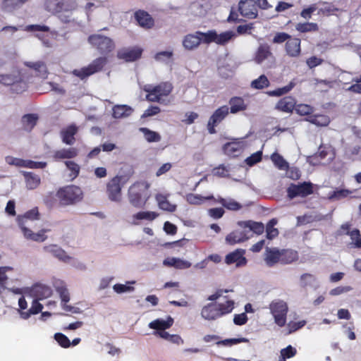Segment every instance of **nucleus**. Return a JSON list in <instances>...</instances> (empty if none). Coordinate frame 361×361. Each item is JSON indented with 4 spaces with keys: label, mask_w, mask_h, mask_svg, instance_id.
<instances>
[{
    "label": "nucleus",
    "mask_w": 361,
    "mask_h": 361,
    "mask_svg": "<svg viewBox=\"0 0 361 361\" xmlns=\"http://www.w3.org/2000/svg\"><path fill=\"white\" fill-rule=\"evenodd\" d=\"M143 90L147 92V100L152 102H160L161 97H166L171 94L173 85L169 82H163L157 85H145Z\"/></svg>",
    "instance_id": "nucleus-1"
},
{
    "label": "nucleus",
    "mask_w": 361,
    "mask_h": 361,
    "mask_svg": "<svg viewBox=\"0 0 361 361\" xmlns=\"http://www.w3.org/2000/svg\"><path fill=\"white\" fill-rule=\"evenodd\" d=\"M81 189L75 185H68L58 190L56 196L63 205H69L80 202L82 199Z\"/></svg>",
    "instance_id": "nucleus-2"
},
{
    "label": "nucleus",
    "mask_w": 361,
    "mask_h": 361,
    "mask_svg": "<svg viewBox=\"0 0 361 361\" xmlns=\"http://www.w3.org/2000/svg\"><path fill=\"white\" fill-rule=\"evenodd\" d=\"M269 308L274 319V322L280 327L284 326L288 311L287 303L282 300L276 299L271 302Z\"/></svg>",
    "instance_id": "nucleus-3"
},
{
    "label": "nucleus",
    "mask_w": 361,
    "mask_h": 361,
    "mask_svg": "<svg viewBox=\"0 0 361 361\" xmlns=\"http://www.w3.org/2000/svg\"><path fill=\"white\" fill-rule=\"evenodd\" d=\"M44 6L47 11L56 14L63 11L71 12L77 8L78 5L75 0H45Z\"/></svg>",
    "instance_id": "nucleus-4"
},
{
    "label": "nucleus",
    "mask_w": 361,
    "mask_h": 361,
    "mask_svg": "<svg viewBox=\"0 0 361 361\" xmlns=\"http://www.w3.org/2000/svg\"><path fill=\"white\" fill-rule=\"evenodd\" d=\"M149 184L146 182H137L128 189V199L132 205L135 207H142L146 200L142 201V195L148 190Z\"/></svg>",
    "instance_id": "nucleus-5"
},
{
    "label": "nucleus",
    "mask_w": 361,
    "mask_h": 361,
    "mask_svg": "<svg viewBox=\"0 0 361 361\" xmlns=\"http://www.w3.org/2000/svg\"><path fill=\"white\" fill-rule=\"evenodd\" d=\"M106 63L107 59L106 57H99L92 61V62L87 66L80 69L73 70L72 73L81 80H84L87 77L102 71Z\"/></svg>",
    "instance_id": "nucleus-6"
},
{
    "label": "nucleus",
    "mask_w": 361,
    "mask_h": 361,
    "mask_svg": "<svg viewBox=\"0 0 361 361\" xmlns=\"http://www.w3.org/2000/svg\"><path fill=\"white\" fill-rule=\"evenodd\" d=\"M0 83L6 86H12V91L16 93H20L27 88V85L23 80L20 72L11 74H1Z\"/></svg>",
    "instance_id": "nucleus-7"
},
{
    "label": "nucleus",
    "mask_w": 361,
    "mask_h": 361,
    "mask_svg": "<svg viewBox=\"0 0 361 361\" xmlns=\"http://www.w3.org/2000/svg\"><path fill=\"white\" fill-rule=\"evenodd\" d=\"M88 42L101 54H107L115 48L114 41L109 37L95 34L89 36Z\"/></svg>",
    "instance_id": "nucleus-8"
},
{
    "label": "nucleus",
    "mask_w": 361,
    "mask_h": 361,
    "mask_svg": "<svg viewBox=\"0 0 361 361\" xmlns=\"http://www.w3.org/2000/svg\"><path fill=\"white\" fill-rule=\"evenodd\" d=\"M313 193V185L310 182L302 183H291L287 188V195L290 199L297 197H305Z\"/></svg>",
    "instance_id": "nucleus-9"
},
{
    "label": "nucleus",
    "mask_w": 361,
    "mask_h": 361,
    "mask_svg": "<svg viewBox=\"0 0 361 361\" xmlns=\"http://www.w3.org/2000/svg\"><path fill=\"white\" fill-rule=\"evenodd\" d=\"M229 114V107L224 105L216 109L210 116L207 123V130L210 134L216 133L215 127L217 126Z\"/></svg>",
    "instance_id": "nucleus-10"
},
{
    "label": "nucleus",
    "mask_w": 361,
    "mask_h": 361,
    "mask_svg": "<svg viewBox=\"0 0 361 361\" xmlns=\"http://www.w3.org/2000/svg\"><path fill=\"white\" fill-rule=\"evenodd\" d=\"M121 177L115 176L106 185V193L112 202H119L121 200Z\"/></svg>",
    "instance_id": "nucleus-11"
},
{
    "label": "nucleus",
    "mask_w": 361,
    "mask_h": 361,
    "mask_svg": "<svg viewBox=\"0 0 361 361\" xmlns=\"http://www.w3.org/2000/svg\"><path fill=\"white\" fill-rule=\"evenodd\" d=\"M238 11L245 18L255 19L257 17V9L254 0H241L238 4Z\"/></svg>",
    "instance_id": "nucleus-12"
},
{
    "label": "nucleus",
    "mask_w": 361,
    "mask_h": 361,
    "mask_svg": "<svg viewBox=\"0 0 361 361\" xmlns=\"http://www.w3.org/2000/svg\"><path fill=\"white\" fill-rule=\"evenodd\" d=\"M25 293L30 296L40 300L50 297L52 294V290L47 286L35 284L31 288H27Z\"/></svg>",
    "instance_id": "nucleus-13"
},
{
    "label": "nucleus",
    "mask_w": 361,
    "mask_h": 361,
    "mask_svg": "<svg viewBox=\"0 0 361 361\" xmlns=\"http://www.w3.org/2000/svg\"><path fill=\"white\" fill-rule=\"evenodd\" d=\"M245 250L243 249H237L226 255L225 263L228 265L235 264L236 267H245L247 260L245 257Z\"/></svg>",
    "instance_id": "nucleus-14"
},
{
    "label": "nucleus",
    "mask_w": 361,
    "mask_h": 361,
    "mask_svg": "<svg viewBox=\"0 0 361 361\" xmlns=\"http://www.w3.org/2000/svg\"><path fill=\"white\" fill-rule=\"evenodd\" d=\"M271 47L267 43H262L259 45L253 56V61L257 64H262L267 60L274 59Z\"/></svg>",
    "instance_id": "nucleus-15"
},
{
    "label": "nucleus",
    "mask_w": 361,
    "mask_h": 361,
    "mask_svg": "<svg viewBox=\"0 0 361 361\" xmlns=\"http://www.w3.org/2000/svg\"><path fill=\"white\" fill-rule=\"evenodd\" d=\"M216 302L209 303L204 306L201 311V316L203 319L208 321H213L221 317L219 311L218 310Z\"/></svg>",
    "instance_id": "nucleus-16"
},
{
    "label": "nucleus",
    "mask_w": 361,
    "mask_h": 361,
    "mask_svg": "<svg viewBox=\"0 0 361 361\" xmlns=\"http://www.w3.org/2000/svg\"><path fill=\"white\" fill-rule=\"evenodd\" d=\"M281 250H279L278 248H270L268 247H266L264 254V261L268 267H271L278 262H281Z\"/></svg>",
    "instance_id": "nucleus-17"
},
{
    "label": "nucleus",
    "mask_w": 361,
    "mask_h": 361,
    "mask_svg": "<svg viewBox=\"0 0 361 361\" xmlns=\"http://www.w3.org/2000/svg\"><path fill=\"white\" fill-rule=\"evenodd\" d=\"M78 131V128L75 124H71L62 129L60 133L62 142L68 145H73L75 141V135Z\"/></svg>",
    "instance_id": "nucleus-18"
},
{
    "label": "nucleus",
    "mask_w": 361,
    "mask_h": 361,
    "mask_svg": "<svg viewBox=\"0 0 361 361\" xmlns=\"http://www.w3.org/2000/svg\"><path fill=\"white\" fill-rule=\"evenodd\" d=\"M287 55L290 57H298L301 53L300 39L296 37H290L285 45Z\"/></svg>",
    "instance_id": "nucleus-19"
},
{
    "label": "nucleus",
    "mask_w": 361,
    "mask_h": 361,
    "mask_svg": "<svg viewBox=\"0 0 361 361\" xmlns=\"http://www.w3.org/2000/svg\"><path fill=\"white\" fill-rule=\"evenodd\" d=\"M142 49L134 47L131 49H126L118 52V57L126 61H134L140 58Z\"/></svg>",
    "instance_id": "nucleus-20"
},
{
    "label": "nucleus",
    "mask_w": 361,
    "mask_h": 361,
    "mask_svg": "<svg viewBox=\"0 0 361 361\" xmlns=\"http://www.w3.org/2000/svg\"><path fill=\"white\" fill-rule=\"evenodd\" d=\"M44 250L45 252L51 253L54 257L64 263L71 260V256L67 255L63 249L56 245L45 246Z\"/></svg>",
    "instance_id": "nucleus-21"
},
{
    "label": "nucleus",
    "mask_w": 361,
    "mask_h": 361,
    "mask_svg": "<svg viewBox=\"0 0 361 361\" xmlns=\"http://www.w3.org/2000/svg\"><path fill=\"white\" fill-rule=\"evenodd\" d=\"M20 228H21L24 236L27 239L37 242H43L47 239V236L44 235L45 231L42 230L35 233L26 226H23V222L21 219L20 220Z\"/></svg>",
    "instance_id": "nucleus-22"
},
{
    "label": "nucleus",
    "mask_w": 361,
    "mask_h": 361,
    "mask_svg": "<svg viewBox=\"0 0 361 361\" xmlns=\"http://www.w3.org/2000/svg\"><path fill=\"white\" fill-rule=\"evenodd\" d=\"M135 18L138 24L145 28H151L154 25V20L151 16L144 11H138L135 13Z\"/></svg>",
    "instance_id": "nucleus-23"
},
{
    "label": "nucleus",
    "mask_w": 361,
    "mask_h": 361,
    "mask_svg": "<svg viewBox=\"0 0 361 361\" xmlns=\"http://www.w3.org/2000/svg\"><path fill=\"white\" fill-rule=\"evenodd\" d=\"M295 100L292 97H285L280 99L276 105V109L286 113L291 112L295 108Z\"/></svg>",
    "instance_id": "nucleus-24"
},
{
    "label": "nucleus",
    "mask_w": 361,
    "mask_h": 361,
    "mask_svg": "<svg viewBox=\"0 0 361 361\" xmlns=\"http://www.w3.org/2000/svg\"><path fill=\"white\" fill-rule=\"evenodd\" d=\"M173 324V319L169 316L166 320L163 319H157L151 322L148 326L152 329L157 331H165L169 329Z\"/></svg>",
    "instance_id": "nucleus-25"
},
{
    "label": "nucleus",
    "mask_w": 361,
    "mask_h": 361,
    "mask_svg": "<svg viewBox=\"0 0 361 361\" xmlns=\"http://www.w3.org/2000/svg\"><path fill=\"white\" fill-rule=\"evenodd\" d=\"M249 239L245 231H235L227 235L226 241L230 245L240 243Z\"/></svg>",
    "instance_id": "nucleus-26"
},
{
    "label": "nucleus",
    "mask_w": 361,
    "mask_h": 361,
    "mask_svg": "<svg viewBox=\"0 0 361 361\" xmlns=\"http://www.w3.org/2000/svg\"><path fill=\"white\" fill-rule=\"evenodd\" d=\"M201 43V37L196 32L185 36L183 40V45L185 49L192 50L197 48Z\"/></svg>",
    "instance_id": "nucleus-27"
},
{
    "label": "nucleus",
    "mask_w": 361,
    "mask_h": 361,
    "mask_svg": "<svg viewBox=\"0 0 361 361\" xmlns=\"http://www.w3.org/2000/svg\"><path fill=\"white\" fill-rule=\"evenodd\" d=\"M163 264L165 266L173 267L180 269H185L191 267L190 262L176 257L166 258L164 260Z\"/></svg>",
    "instance_id": "nucleus-28"
},
{
    "label": "nucleus",
    "mask_w": 361,
    "mask_h": 361,
    "mask_svg": "<svg viewBox=\"0 0 361 361\" xmlns=\"http://www.w3.org/2000/svg\"><path fill=\"white\" fill-rule=\"evenodd\" d=\"M78 155L77 149L72 147L68 149H61L54 152L53 158L55 161L64 159H72Z\"/></svg>",
    "instance_id": "nucleus-29"
},
{
    "label": "nucleus",
    "mask_w": 361,
    "mask_h": 361,
    "mask_svg": "<svg viewBox=\"0 0 361 361\" xmlns=\"http://www.w3.org/2000/svg\"><path fill=\"white\" fill-rule=\"evenodd\" d=\"M238 224L242 228H248L257 235H260L264 231V226L262 222L253 221H239Z\"/></svg>",
    "instance_id": "nucleus-30"
},
{
    "label": "nucleus",
    "mask_w": 361,
    "mask_h": 361,
    "mask_svg": "<svg viewBox=\"0 0 361 361\" xmlns=\"http://www.w3.org/2000/svg\"><path fill=\"white\" fill-rule=\"evenodd\" d=\"M231 106L230 111L231 114H237L246 109L247 106L243 98L234 97L230 99L228 102Z\"/></svg>",
    "instance_id": "nucleus-31"
},
{
    "label": "nucleus",
    "mask_w": 361,
    "mask_h": 361,
    "mask_svg": "<svg viewBox=\"0 0 361 361\" xmlns=\"http://www.w3.org/2000/svg\"><path fill=\"white\" fill-rule=\"evenodd\" d=\"M133 109L128 105H115L113 107V116L115 118H121L129 116Z\"/></svg>",
    "instance_id": "nucleus-32"
},
{
    "label": "nucleus",
    "mask_w": 361,
    "mask_h": 361,
    "mask_svg": "<svg viewBox=\"0 0 361 361\" xmlns=\"http://www.w3.org/2000/svg\"><path fill=\"white\" fill-rule=\"evenodd\" d=\"M38 116L35 114L24 115L21 118V123L24 130L30 131L37 124Z\"/></svg>",
    "instance_id": "nucleus-33"
},
{
    "label": "nucleus",
    "mask_w": 361,
    "mask_h": 361,
    "mask_svg": "<svg viewBox=\"0 0 361 361\" xmlns=\"http://www.w3.org/2000/svg\"><path fill=\"white\" fill-rule=\"evenodd\" d=\"M42 308L43 306L39 302V300L35 298L28 311H20V317L23 319H27L32 314H36L42 312Z\"/></svg>",
    "instance_id": "nucleus-34"
},
{
    "label": "nucleus",
    "mask_w": 361,
    "mask_h": 361,
    "mask_svg": "<svg viewBox=\"0 0 361 361\" xmlns=\"http://www.w3.org/2000/svg\"><path fill=\"white\" fill-rule=\"evenodd\" d=\"M25 178L26 187L29 190H33L38 187L40 183V178L39 176L32 172H23Z\"/></svg>",
    "instance_id": "nucleus-35"
},
{
    "label": "nucleus",
    "mask_w": 361,
    "mask_h": 361,
    "mask_svg": "<svg viewBox=\"0 0 361 361\" xmlns=\"http://www.w3.org/2000/svg\"><path fill=\"white\" fill-rule=\"evenodd\" d=\"M28 1L29 0H4L1 8L5 11L11 12L20 8Z\"/></svg>",
    "instance_id": "nucleus-36"
},
{
    "label": "nucleus",
    "mask_w": 361,
    "mask_h": 361,
    "mask_svg": "<svg viewBox=\"0 0 361 361\" xmlns=\"http://www.w3.org/2000/svg\"><path fill=\"white\" fill-rule=\"evenodd\" d=\"M306 121L317 126H326L330 123L329 117L323 114L310 116Z\"/></svg>",
    "instance_id": "nucleus-37"
},
{
    "label": "nucleus",
    "mask_w": 361,
    "mask_h": 361,
    "mask_svg": "<svg viewBox=\"0 0 361 361\" xmlns=\"http://www.w3.org/2000/svg\"><path fill=\"white\" fill-rule=\"evenodd\" d=\"M156 200L158 202L159 207L162 210L172 212L176 209V205L171 204L166 197L161 194L156 195Z\"/></svg>",
    "instance_id": "nucleus-38"
},
{
    "label": "nucleus",
    "mask_w": 361,
    "mask_h": 361,
    "mask_svg": "<svg viewBox=\"0 0 361 361\" xmlns=\"http://www.w3.org/2000/svg\"><path fill=\"white\" fill-rule=\"evenodd\" d=\"M295 30L300 33L314 32L319 30V26L315 23H299L296 24Z\"/></svg>",
    "instance_id": "nucleus-39"
},
{
    "label": "nucleus",
    "mask_w": 361,
    "mask_h": 361,
    "mask_svg": "<svg viewBox=\"0 0 361 361\" xmlns=\"http://www.w3.org/2000/svg\"><path fill=\"white\" fill-rule=\"evenodd\" d=\"M159 214L154 212H139L133 216V224H138L137 220L153 221Z\"/></svg>",
    "instance_id": "nucleus-40"
},
{
    "label": "nucleus",
    "mask_w": 361,
    "mask_h": 361,
    "mask_svg": "<svg viewBox=\"0 0 361 361\" xmlns=\"http://www.w3.org/2000/svg\"><path fill=\"white\" fill-rule=\"evenodd\" d=\"M281 263L290 264L298 259V252L293 250H281Z\"/></svg>",
    "instance_id": "nucleus-41"
},
{
    "label": "nucleus",
    "mask_w": 361,
    "mask_h": 361,
    "mask_svg": "<svg viewBox=\"0 0 361 361\" xmlns=\"http://www.w3.org/2000/svg\"><path fill=\"white\" fill-rule=\"evenodd\" d=\"M319 4L322 5V6L319 8L318 14L328 16L333 15L336 11H339V8L336 7L333 3L320 1Z\"/></svg>",
    "instance_id": "nucleus-42"
},
{
    "label": "nucleus",
    "mask_w": 361,
    "mask_h": 361,
    "mask_svg": "<svg viewBox=\"0 0 361 361\" xmlns=\"http://www.w3.org/2000/svg\"><path fill=\"white\" fill-rule=\"evenodd\" d=\"M185 199H186L187 202L190 204L199 205V204H202L204 200L214 199V196L212 195H211L207 197H203L198 194L189 193V194L186 195Z\"/></svg>",
    "instance_id": "nucleus-43"
},
{
    "label": "nucleus",
    "mask_w": 361,
    "mask_h": 361,
    "mask_svg": "<svg viewBox=\"0 0 361 361\" xmlns=\"http://www.w3.org/2000/svg\"><path fill=\"white\" fill-rule=\"evenodd\" d=\"M217 202L229 210L238 211L242 208V205L233 199L219 197Z\"/></svg>",
    "instance_id": "nucleus-44"
},
{
    "label": "nucleus",
    "mask_w": 361,
    "mask_h": 361,
    "mask_svg": "<svg viewBox=\"0 0 361 361\" xmlns=\"http://www.w3.org/2000/svg\"><path fill=\"white\" fill-rule=\"evenodd\" d=\"M271 159L275 166L279 170H286L288 169V163L277 152H274L271 154Z\"/></svg>",
    "instance_id": "nucleus-45"
},
{
    "label": "nucleus",
    "mask_w": 361,
    "mask_h": 361,
    "mask_svg": "<svg viewBox=\"0 0 361 361\" xmlns=\"http://www.w3.org/2000/svg\"><path fill=\"white\" fill-rule=\"evenodd\" d=\"M140 131L143 133L145 140L149 142H157L161 140V135L158 133L147 128H140Z\"/></svg>",
    "instance_id": "nucleus-46"
},
{
    "label": "nucleus",
    "mask_w": 361,
    "mask_h": 361,
    "mask_svg": "<svg viewBox=\"0 0 361 361\" xmlns=\"http://www.w3.org/2000/svg\"><path fill=\"white\" fill-rule=\"evenodd\" d=\"M39 215V214L38 212V209L37 207L33 208V209L27 211V212H25V214L23 216H18L17 218L18 225L20 226V220L21 219L22 221L23 222V226H25V224H26L27 220L38 219Z\"/></svg>",
    "instance_id": "nucleus-47"
},
{
    "label": "nucleus",
    "mask_w": 361,
    "mask_h": 361,
    "mask_svg": "<svg viewBox=\"0 0 361 361\" xmlns=\"http://www.w3.org/2000/svg\"><path fill=\"white\" fill-rule=\"evenodd\" d=\"M235 37H236V34L231 30L221 34L216 33V43L220 45H224Z\"/></svg>",
    "instance_id": "nucleus-48"
},
{
    "label": "nucleus",
    "mask_w": 361,
    "mask_h": 361,
    "mask_svg": "<svg viewBox=\"0 0 361 361\" xmlns=\"http://www.w3.org/2000/svg\"><path fill=\"white\" fill-rule=\"evenodd\" d=\"M269 85V81L265 75H261L258 78L251 82V87L255 90H262Z\"/></svg>",
    "instance_id": "nucleus-49"
},
{
    "label": "nucleus",
    "mask_w": 361,
    "mask_h": 361,
    "mask_svg": "<svg viewBox=\"0 0 361 361\" xmlns=\"http://www.w3.org/2000/svg\"><path fill=\"white\" fill-rule=\"evenodd\" d=\"M196 33L201 37V42L205 44L216 43V32L215 30H209L207 32L197 31Z\"/></svg>",
    "instance_id": "nucleus-50"
},
{
    "label": "nucleus",
    "mask_w": 361,
    "mask_h": 361,
    "mask_svg": "<svg viewBox=\"0 0 361 361\" xmlns=\"http://www.w3.org/2000/svg\"><path fill=\"white\" fill-rule=\"evenodd\" d=\"M135 281H128L126 284H122V283H116L113 286L114 290L118 293L121 294L123 293H128V292H133L134 290V287L128 286V284H134Z\"/></svg>",
    "instance_id": "nucleus-51"
},
{
    "label": "nucleus",
    "mask_w": 361,
    "mask_h": 361,
    "mask_svg": "<svg viewBox=\"0 0 361 361\" xmlns=\"http://www.w3.org/2000/svg\"><path fill=\"white\" fill-rule=\"evenodd\" d=\"M12 270L13 267H0V293L6 289V283L8 280V276H6V272Z\"/></svg>",
    "instance_id": "nucleus-52"
},
{
    "label": "nucleus",
    "mask_w": 361,
    "mask_h": 361,
    "mask_svg": "<svg viewBox=\"0 0 361 361\" xmlns=\"http://www.w3.org/2000/svg\"><path fill=\"white\" fill-rule=\"evenodd\" d=\"M234 302L232 300H227L225 303H217L218 310L219 311L220 316L222 317L226 314L232 312L233 309Z\"/></svg>",
    "instance_id": "nucleus-53"
},
{
    "label": "nucleus",
    "mask_w": 361,
    "mask_h": 361,
    "mask_svg": "<svg viewBox=\"0 0 361 361\" xmlns=\"http://www.w3.org/2000/svg\"><path fill=\"white\" fill-rule=\"evenodd\" d=\"M348 235H350V239L352 240L351 244L354 247L360 248L361 247V235L360 231L357 228L353 229L350 232H348Z\"/></svg>",
    "instance_id": "nucleus-54"
},
{
    "label": "nucleus",
    "mask_w": 361,
    "mask_h": 361,
    "mask_svg": "<svg viewBox=\"0 0 361 361\" xmlns=\"http://www.w3.org/2000/svg\"><path fill=\"white\" fill-rule=\"evenodd\" d=\"M249 340L246 338H227L225 340L219 341L216 342L217 345H222L226 346H231L233 345H236L240 343H248Z\"/></svg>",
    "instance_id": "nucleus-55"
},
{
    "label": "nucleus",
    "mask_w": 361,
    "mask_h": 361,
    "mask_svg": "<svg viewBox=\"0 0 361 361\" xmlns=\"http://www.w3.org/2000/svg\"><path fill=\"white\" fill-rule=\"evenodd\" d=\"M294 87V83L290 82L288 85L283 87L281 88H278L275 90L270 91L268 92L269 95L270 96H275V97H279L283 94H285L288 93L289 91L292 90V88Z\"/></svg>",
    "instance_id": "nucleus-56"
},
{
    "label": "nucleus",
    "mask_w": 361,
    "mask_h": 361,
    "mask_svg": "<svg viewBox=\"0 0 361 361\" xmlns=\"http://www.w3.org/2000/svg\"><path fill=\"white\" fill-rule=\"evenodd\" d=\"M313 107L308 105V104H300L298 105H295V110L297 112V114L301 115V116H306L310 115L313 112Z\"/></svg>",
    "instance_id": "nucleus-57"
},
{
    "label": "nucleus",
    "mask_w": 361,
    "mask_h": 361,
    "mask_svg": "<svg viewBox=\"0 0 361 361\" xmlns=\"http://www.w3.org/2000/svg\"><path fill=\"white\" fill-rule=\"evenodd\" d=\"M296 353V349L290 345L281 350V359L285 361L286 359L293 357Z\"/></svg>",
    "instance_id": "nucleus-58"
},
{
    "label": "nucleus",
    "mask_w": 361,
    "mask_h": 361,
    "mask_svg": "<svg viewBox=\"0 0 361 361\" xmlns=\"http://www.w3.org/2000/svg\"><path fill=\"white\" fill-rule=\"evenodd\" d=\"M54 338L63 348H68L71 345V341L68 338L61 333L55 334Z\"/></svg>",
    "instance_id": "nucleus-59"
},
{
    "label": "nucleus",
    "mask_w": 361,
    "mask_h": 361,
    "mask_svg": "<svg viewBox=\"0 0 361 361\" xmlns=\"http://www.w3.org/2000/svg\"><path fill=\"white\" fill-rule=\"evenodd\" d=\"M56 290L59 294L62 302L66 303L70 300L68 290L63 285L56 286Z\"/></svg>",
    "instance_id": "nucleus-60"
},
{
    "label": "nucleus",
    "mask_w": 361,
    "mask_h": 361,
    "mask_svg": "<svg viewBox=\"0 0 361 361\" xmlns=\"http://www.w3.org/2000/svg\"><path fill=\"white\" fill-rule=\"evenodd\" d=\"M65 164L71 171V176H73V178H76L80 172V166L73 161H65Z\"/></svg>",
    "instance_id": "nucleus-61"
},
{
    "label": "nucleus",
    "mask_w": 361,
    "mask_h": 361,
    "mask_svg": "<svg viewBox=\"0 0 361 361\" xmlns=\"http://www.w3.org/2000/svg\"><path fill=\"white\" fill-rule=\"evenodd\" d=\"M262 152L260 151H258L254 154H252L251 156L248 157L245 159V162L248 166H253L254 164L259 162L262 159Z\"/></svg>",
    "instance_id": "nucleus-62"
},
{
    "label": "nucleus",
    "mask_w": 361,
    "mask_h": 361,
    "mask_svg": "<svg viewBox=\"0 0 361 361\" xmlns=\"http://www.w3.org/2000/svg\"><path fill=\"white\" fill-rule=\"evenodd\" d=\"M350 194V192L348 190L340 189L336 190L332 192V193L329 194L330 200H340L341 198L347 197Z\"/></svg>",
    "instance_id": "nucleus-63"
},
{
    "label": "nucleus",
    "mask_w": 361,
    "mask_h": 361,
    "mask_svg": "<svg viewBox=\"0 0 361 361\" xmlns=\"http://www.w3.org/2000/svg\"><path fill=\"white\" fill-rule=\"evenodd\" d=\"M317 9V4H311L309 7L304 8L301 13L300 16L305 19H310L312 14Z\"/></svg>",
    "instance_id": "nucleus-64"
}]
</instances>
